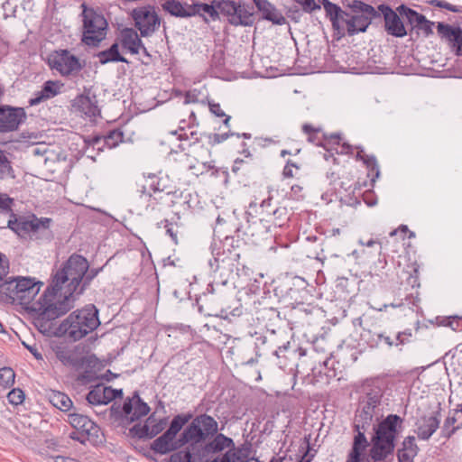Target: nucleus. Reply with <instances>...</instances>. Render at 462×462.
<instances>
[{"mask_svg": "<svg viewBox=\"0 0 462 462\" xmlns=\"http://www.w3.org/2000/svg\"><path fill=\"white\" fill-rule=\"evenodd\" d=\"M349 7L352 14H348V17L345 16L343 21L346 25L348 35L365 32L372 20L377 15V12L372 5L358 0L353 1Z\"/></svg>", "mask_w": 462, "mask_h": 462, "instance_id": "423d86ee", "label": "nucleus"}, {"mask_svg": "<svg viewBox=\"0 0 462 462\" xmlns=\"http://www.w3.org/2000/svg\"><path fill=\"white\" fill-rule=\"evenodd\" d=\"M158 226H163L166 229V234L169 235V236L171 238V240L177 244L178 243V237L177 233L178 231L174 229L171 223L169 222L168 219L162 220L161 223L158 224Z\"/></svg>", "mask_w": 462, "mask_h": 462, "instance_id": "13d9d810", "label": "nucleus"}, {"mask_svg": "<svg viewBox=\"0 0 462 462\" xmlns=\"http://www.w3.org/2000/svg\"><path fill=\"white\" fill-rule=\"evenodd\" d=\"M103 384L98 383L93 386L86 396V400L91 405H102L103 404V394L102 389Z\"/></svg>", "mask_w": 462, "mask_h": 462, "instance_id": "a19ab883", "label": "nucleus"}, {"mask_svg": "<svg viewBox=\"0 0 462 462\" xmlns=\"http://www.w3.org/2000/svg\"><path fill=\"white\" fill-rule=\"evenodd\" d=\"M217 430L218 423L212 416L207 413L199 414L187 425L178 439L164 431L152 442L151 448L161 455L176 451L185 445H190L192 450H195L197 445L204 443Z\"/></svg>", "mask_w": 462, "mask_h": 462, "instance_id": "f257e3e1", "label": "nucleus"}, {"mask_svg": "<svg viewBox=\"0 0 462 462\" xmlns=\"http://www.w3.org/2000/svg\"><path fill=\"white\" fill-rule=\"evenodd\" d=\"M288 347H289V342L279 346L278 349L275 350V352H274V355L279 359L277 365L282 370H285V368L287 366L285 353H286Z\"/></svg>", "mask_w": 462, "mask_h": 462, "instance_id": "5fc2aeb1", "label": "nucleus"}, {"mask_svg": "<svg viewBox=\"0 0 462 462\" xmlns=\"http://www.w3.org/2000/svg\"><path fill=\"white\" fill-rule=\"evenodd\" d=\"M455 417H448L444 422L443 425V431H447L446 437L449 438L457 428H453L452 430H448L449 427L453 426L456 422Z\"/></svg>", "mask_w": 462, "mask_h": 462, "instance_id": "0e129e2a", "label": "nucleus"}, {"mask_svg": "<svg viewBox=\"0 0 462 462\" xmlns=\"http://www.w3.org/2000/svg\"><path fill=\"white\" fill-rule=\"evenodd\" d=\"M153 420V415H151L143 425L140 423L134 425L129 430L130 433L138 439H150L149 425L147 423L152 422Z\"/></svg>", "mask_w": 462, "mask_h": 462, "instance_id": "58836bf2", "label": "nucleus"}, {"mask_svg": "<svg viewBox=\"0 0 462 462\" xmlns=\"http://www.w3.org/2000/svg\"><path fill=\"white\" fill-rule=\"evenodd\" d=\"M14 219L10 218L6 222V226L4 223H0V228L8 227L19 236H23L27 234H36L41 231L42 233H46L48 238L51 237V232L50 230L51 223L52 222L50 217H37L36 216H32V219L26 220L23 218H16L15 216L12 217Z\"/></svg>", "mask_w": 462, "mask_h": 462, "instance_id": "1a4fd4ad", "label": "nucleus"}, {"mask_svg": "<svg viewBox=\"0 0 462 462\" xmlns=\"http://www.w3.org/2000/svg\"><path fill=\"white\" fill-rule=\"evenodd\" d=\"M121 44L123 48L128 50L132 54H137L140 47H143L142 40L132 28H125L122 31Z\"/></svg>", "mask_w": 462, "mask_h": 462, "instance_id": "a878e982", "label": "nucleus"}, {"mask_svg": "<svg viewBox=\"0 0 462 462\" xmlns=\"http://www.w3.org/2000/svg\"><path fill=\"white\" fill-rule=\"evenodd\" d=\"M43 283L36 282L30 277L18 276L15 283L16 293H18L17 302L26 310L27 307H32V301L39 293L40 287Z\"/></svg>", "mask_w": 462, "mask_h": 462, "instance_id": "4468645a", "label": "nucleus"}, {"mask_svg": "<svg viewBox=\"0 0 462 462\" xmlns=\"http://www.w3.org/2000/svg\"><path fill=\"white\" fill-rule=\"evenodd\" d=\"M86 143L94 149L97 148L98 152H102L106 146L104 145V136L101 135L91 136L86 141Z\"/></svg>", "mask_w": 462, "mask_h": 462, "instance_id": "052dcab7", "label": "nucleus"}, {"mask_svg": "<svg viewBox=\"0 0 462 462\" xmlns=\"http://www.w3.org/2000/svg\"><path fill=\"white\" fill-rule=\"evenodd\" d=\"M250 165L242 159H236L232 166V171L237 176H245L250 172Z\"/></svg>", "mask_w": 462, "mask_h": 462, "instance_id": "8fccbe9b", "label": "nucleus"}, {"mask_svg": "<svg viewBox=\"0 0 462 462\" xmlns=\"http://www.w3.org/2000/svg\"><path fill=\"white\" fill-rule=\"evenodd\" d=\"M132 18L134 26L140 31L142 37L151 36L160 26L161 18L153 5H146L134 8L132 11Z\"/></svg>", "mask_w": 462, "mask_h": 462, "instance_id": "9d476101", "label": "nucleus"}, {"mask_svg": "<svg viewBox=\"0 0 462 462\" xmlns=\"http://www.w3.org/2000/svg\"><path fill=\"white\" fill-rule=\"evenodd\" d=\"M88 267L89 263L83 255L72 254L62 264V267L52 275L51 284L47 287L45 291L57 297L58 292L61 291L63 285L66 284L61 300H68V302L74 307L75 301L80 295L79 288Z\"/></svg>", "mask_w": 462, "mask_h": 462, "instance_id": "f03ea898", "label": "nucleus"}, {"mask_svg": "<svg viewBox=\"0 0 462 462\" xmlns=\"http://www.w3.org/2000/svg\"><path fill=\"white\" fill-rule=\"evenodd\" d=\"M434 5L439 6L440 8L447 9V10L454 12V13H457L459 11L457 6L453 5L446 1H441V0L434 1Z\"/></svg>", "mask_w": 462, "mask_h": 462, "instance_id": "774afa93", "label": "nucleus"}, {"mask_svg": "<svg viewBox=\"0 0 462 462\" xmlns=\"http://www.w3.org/2000/svg\"><path fill=\"white\" fill-rule=\"evenodd\" d=\"M210 438H213V439L207 442L204 446L199 447V445H197L196 449L193 450L194 454L202 460L208 455L222 452L225 448H234V440L223 433H218L217 431L214 436L209 437V439ZM207 439H208V438Z\"/></svg>", "mask_w": 462, "mask_h": 462, "instance_id": "2eb2a0df", "label": "nucleus"}, {"mask_svg": "<svg viewBox=\"0 0 462 462\" xmlns=\"http://www.w3.org/2000/svg\"><path fill=\"white\" fill-rule=\"evenodd\" d=\"M184 4V18H189L192 16H199L203 19V21L207 23H208L209 20L203 14L199 13V2H194L191 5H189L187 3Z\"/></svg>", "mask_w": 462, "mask_h": 462, "instance_id": "de8ad7c7", "label": "nucleus"}, {"mask_svg": "<svg viewBox=\"0 0 462 462\" xmlns=\"http://www.w3.org/2000/svg\"><path fill=\"white\" fill-rule=\"evenodd\" d=\"M23 107L0 105V134L14 132L26 121Z\"/></svg>", "mask_w": 462, "mask_h": 462, "instance_id": "f8f14e48", "label": "nucleus"}, {"mask_svg": "<svg viewBox=\"0 0 462 462\" xmlns=\"http://www.w3.org/2000/svg\"><path fill=\"white\" fill-rule=\"evenodd\" d=\"M321 4L326 11L327 15L329 17L334 29H339V22L344 21L345 16L348 17V14L342 11L339 6L331 3L328 0H321Z\"/></svg>", "mask_w": 462, "mask_h": 462, "instance_id": "c85d7f7f", "label": "nucleus"}, {"mask_svg": "<svg viewBox=\"0 0 462 462\" xmlns=\"http://www.w3.org/2000/svg\"><path fill=\"white\" fill-rule=\"evenodd\" d=\"M239 257L240 253H236L232 254L231 256L220 258L219 253H217V256H213L208 261L210 271L215 274H217L219 273L220 277L226 276V271L232 272V269L226 270L227 267L231 265L232 262L238 260Z\"/></svg>", "mask_w": 462, "mask_h": 462, "instance_id": "b1692460", "label": "nucleus"}, {"mask_svg": "<svg viewBox=\"0 0 462 462\" xmlns=\"http://www.w3.org/2000/svg\"><path fill=\"white\" fill-rule=\"evenodd\" d=\"M134 412L130 417V422L138 420L142 417L147 415L151 410L150 406L141 399L138 392L134 393Z\"/></svg>", "mask_w": 462, "mask_h": 462, "instance_id": "473e14b6", "label": "nucleus"}, {"mask_svg": "<svg viewBox=\"0 0 462 462\" xmlns=\"http://www.w3.org/2000/svg\"><path fill=\"white\" fill-rule=\"evenodd\" d=\"M191 447H188L181 450H176L172 453L169 458V462H202L199 457L191 452Z\"/></svg>", "mask_w": 462, "mask_h": 462, "instance_id": "72a5a7b5", "label": "nucleus"}, {"mask_svg": "<svg viewBox=\"0 0 462 462\" xmlns=\"http://www.w3.org/2000/svg\"><path fill=\"white\" fill-rule=\"evenodd\" d=\"M406 16L411 24L421 31L424 36L428 37L433 33L432 26L434 25V23L427 20L424 15L408 8L406 11Z\"/></svg>", "mask_w": 462, "mask_h": 462, "instance_id": "393cba45", "label": "nucleus"}, {"mask_svg": "<svg viewBox=\"0 0 462 462\" xmlns=\"http://www.w3.org/2000/svg\"><path fill=\"white\" fill-rule=\"evenodd\" d=\"M235 232L236 237L242 236L245 244L256 246L261 245L269 237L268 229L262 219H247V226L245 228L237 226Z\"/></svg>", "mask_w": 462, "mask_h": 462, "instance_id": "9b49d317", "label": "nucleus"}, {"mask_svg": "<svg viewBox=\"0 0 462 462\" xmlns=\"http://www.w3.org/2000/svg\"><path fill=\"white\" fill-rule=\"evenodd\" d=\"M191 126L190 125H188V130L185 129L184 126H180L179 131L180 134H179L178 139L180 141H187L190 140L189 146V147H195L204 136H201L199 133L196 130H190ZM178 130L171 132L172 134H177Z\"/></svg>", "mask_w": 462, "mask_h": 462, "instance_id": "2f4dec72", "label": "nucleus"}, {"mask_svg": "<svg viewBox=\"0 0 462 462\" xmlns=\"http://www.w3.org/2000/svg\"><path fill=\"white\" fill-rule=\"evenodd\" d=\"M104 267L88 269V272L83 277L82 285L79 288V294H83L85 290L89 286L92 280L103 270Z\"/></svg>", "mask_w": 462, "mask_h": 462, "instance_id": "09e8293b", "label": "nucleus"}, {"mask_svg": "<svg viewBox=\"0 0 462 462\" xmlns=\"http://www.w3.org/2000/svg\"><path fill=\"white\" fill-rule=\"evenodd\" d=\"M235 134H236V133L230 132V131L224 133V134L200 133L201 136H204L205 138L208 139V143L210 146H215L218 143H221L224 141L227 140V138H229L230 136H233Z\"/></svg>", "mask_w": 462, "mask_h": 462, "instance_id": "37998d69", "label": "nucleus"}, {"mask_svg": "<svg viewBox=\"0 0 462 462\" xmlns=\"http://www.w3.org/2000/svg\"><path fill=\"white\" fill-rule=\"evenodd\" d=\"M102 394H103V405L108 404L110 402L115 400V395L112 394V387L105 386L103 384Z\"/></svg>", "mask_w": 462, "mask_h": 462, "instance_id": "e2e57ef3", "label": "nucleus"}, {"mask_svg": "<svg viewBox=\"0 0 462 462\" xmlns=\"http://www.w3.org/2000/svg\"><path fill=\"white\" fill-rule=\"evenodd\" d=\"M357 434L354 438L353 447L346 462H362V454L368 446L365 433L360 430V425L356 424Z\"/></svg>", "mask_w": 462, "mask_h": 462, "instance_id": "5701e85b", "label": "nucleus"}, {"mask_svg": "<svg viewBox=\"0 0 462 462\" xmlns=\"http://www.w3.org/2000/svg\"><path fill=\"white\" fill-rule=\"evenodd\" d=\"M95 57L98 58V61L102 65L109 62L128 63L127 59L120 54L117 42H114L108 49L97 52Z\"/></svg>", "mask_w": 462, "mask_h": 462, "instance_id": "bb28decb", "label": "nucleus"}, {"mask_svg": "<svg viewBox=\"0 0 462 462\" xmlns=\"http://www.w3.org/2000/svg\"><path fill=\"white\" fill-rule=\"evenodd\" d=\"M253 2L258 11L262 13L263 19L279 25L286 23L285 17L268 0H253Z\"/></svg>", "mask_w": 462, "mask_h": 462, "instance_id": "4be33fe9", "label": "nucleus"}, {"mask_svg": "<svg viewBox=\"0 0 462 462\" xmlns=\"http://www.w3.org/2000/svg\"><path fill=\"white\" fill-rule=\"evenodd\" d=\"M14 199L6 193L0 192V215H9L14 217L13 211Z\"/></svg>", "mask_w": 462, "mask_h": 462, "instance_id": "c03bdc74", "label": "nucleus"}, {"mask_svg": "<svg viewBox=\"0 0 462 462\" xmlns=\"http://www.w3.org/2000/svg\"><path fill=\"white\" fill-rule=\"evenodd\" d=\"M83 427L79 430L82 433L93 446H98L104 442V435L99 426L89 419V423H84Z\"/></svg>", "mask_w": 462, "mask_h": 462, "instance_id": "cd10ccee", "label": "nucleus"}, {"mask_svg": "<svg viewBox=\"0 0 462 462\" xmlns=\"http://www.w3.org/2000/svg\"><path fill=\"white\" fill-rule=\"evenodd\" d=\"M440 415L434 412L420 417L416 422V433L420 439L428 440L439 429Z\"/></svg>", "mask_w": 462, "mask_h": 462, "instance_id": "a211bd4d", "label": "nucleus"}, {"mask_svg": "<svg viewBox=\"0 0 462 462\" xmlns=\"http://www.w3.org/2000/svg\"><path fill=\"white\" fill-rule=\"evenodd\" d=\"M134 396L132 398H126L124 401V403L121 407V413L123 414V417L125 420L130 422V417L134 412Z\"/></svg>", "mask_w": 462, "mask_h": 462, "instance_id": "864d4df0", "label": "nucleus"}, {"mask_svg": "<svg viewBox=\"0 0 462 462\" xmlns=\"http://www.w3.org/2000/svg\"><path fill=\"white\" fill-rule=\"evenodd\" d=\"M439 35L447 41L457 55H462V29L443 23L437 25Z\"/></svg>", "mask_w": 462, "mask_h": 462, "instance_id": "f3484780", "label": "nucleus"}, {"mask_svg": "<svg viewBox=\"0 0 462 462\" xmlns=\"http://www.w3.org/2000/svg\"><path fill=\"white\" fill-rule=\"evenodd\" d=\"M123 139L124 133L119 129H114L109 131L107 134L104 136V145L112 149L122 143Z\"/></svg>", "mask_w": 462, "mask_h": 462, "instance_id": "c9c22d12", "label": "nucleus"}, {"mask_svg": "<svg viewBox=\"0 0 462 462\" xmlns=\"http://www.w3.org/2000/svg\"><path fill=\"white\" fill-rule=\"evenodd\" d=\"M402 430V419L395 414L388 415L375 429L374 436L395 442Z\"/></svg>", "mask_w": 462, "mask_h": 462, "instance_id": "dca6fc26", "label": "nucleus"}, {"mask_svg": "<svg viewBox=\"0 0 462 462\" xmlns=\"http://www.w3.org/2000/svg\"><path fill=\"white\" fill-rule=\"evenodd\" d=\"M25 394L23 391L20 388H14L9 393L7 394V399L10 403L14 405H19L23 403L24 401Z\"/></svg>", "mask_w": 462, "mask_h": 462, "instance_id": "603ef678", "label": "nucleus"}, {"mask_svg": "<svg viewBox=\"0 0 462 462\" xmlns=\"http://www.w3.org/2000/svg\"><path fill=\"white\" fill-rule=\"evenodd\" d=\"M48 64L51 69L58 71L62 77L78 76L85 67V63L67 49L51 52L48 57Z\"/></svg>", "mask_w": 462, "mask_h": 462, "instance_id": "6e6552de", "label": "nucleus"}, {"mask_svg": "<svg viewBox=\"0 0 462 462\" xmlns=\"http://www.w3.org/2000/svg\"><path fill=\"white\" fill-rule=\"evenodd\" d=\"M149 189L154 193L162 191L163 189L160 187V182L155 175L149 176Z\"/></svg>", "mask_w": 462, "mask_h": 462, "instance_id": "69168bd1", "label": "nucleus"}, {"mask_svg": "<svg viewBox=\"0 0 462 462\" xmlns=\"http://www.w3.org/2000/svg\"><path fill=\"white\" fill-rule=\"evenodd\" d=\"M241 244L239 237L236 238L235 236H226L222 241L223 254H225L226 251L228 252V256H231L232 254L239 253L238 249Z\"/></svg>", "mask_w": 462, "mask_h": 462, "instance_id": "4c0bfd02", "label": "nucleus"}, {"mask_svg": "<svg viewBox=\"0 0 462 462\" xmlns=\"http://www.w3.org/2000/svg\"><path fill=\"white\" fill-rule=\"evenodd\" d=\"M68 300H56V296L44 291L39 300L27 307V312L33 318L36 328L44 336L63 337L59 332V326L55 327L54 320L73 309Z\"/></svg>", "mask_w": 462, "mask_h": 462, "instance_id": "7ed1b4c3", "label": "nucleus"}, {"mask_svg": "<svg viewBox=\"0 0 462 462\" xmlns=\"http://www.w3.org/2000/svg\"><path fill=\"white\" fill-rule=\"evenodd\" d=\"M82 8L81 42L88 47H99L108 32V23L99 8L88 7L85 3Z\"/></svg>", "mask_w": 462, "mask_h": 462, "instance_id": "39448f33", "label": "nucleus"}, {"mask_svg": "<svg viewBox=\"0 0 462 462\" xmlns=\"http://www.w3.org/2000/svg\"><path fill=\"white\" fill-rule=\"evenodd\" d=\"M100 324L98 309L94 304H87L72 311L59 325V332L69 342H77L96 330Z\"/></svg>", "mask_w": 462, "mask_h": 462, "instance_id": "20e7f679", "label": "nucleus"}, {"mask_svg": "<svg viewBox=\"0 0 462 462\" xmlns=\"http://www.w3.org/2000/svg\"><path fill=\"white\" fill-rule=\"evenodd\" d=\"M73 107L88 117L101 116V109L98 106L97 94L92 88H84L83 93L78 95L72 103Z\"/></svg>", "mask_w": 462, "mask_h": 462, "instance_id": "ddd939ff", "label": "nucleus"}, {"mask_svg": "<svg viewBox=\"0 0 462 462\" xmlns=\"http://www.w3.org/2000/svg\"><path fill=\"white\" fill-rule=\"evenodd\" d=\"M44 100H47V97L43 94V92L42 90H40L34 94V97H32L29 100V106H37Z\"/></svg>", "mask_w": 462, "mask_h": 462, "instance_id": "338daca9", "label": "nucleus"}, {"mask_svg": "<svg viewBox=\"0 0 462 462\" xmlns=\"http://www.w3.org/2000/svg\"><path fill=\"white\" fill-rule=\"evenodd\" d=\"M98 359L95 355H88V356H82L79 358V363L80 365H78V370L83 368L84 366L87 367H95L97 365Z\"/></svg>", "mask_w": 462, "mask_h": 462, "instance_id": "4d7b16f0", "label": "nucleus"}, {"mask_svg": "<svg viewBox=\"0 0 462 462\" xmlns=\"http://www.w3.org/2000/svg\"><path fill=\"white\" fill-rule=\"evenodd\" d=\"M199 13L203 14L207 18L208 16V20L211 21H217L220 18L219 12L217 11V5L215 3V0L211 1L210 4L200 3Z\"/></svg>", "mask_w": 462, "mask_h": 462, "instance_id": "e433bc0d", "label": "nucleus"}, {"mask_svg": "<svg viewBox=\"0 0 462 462\" xmlns=\"http://www.w3.org/2000/svg\"><path fill=\"white\" fill-rule=\"evenodd\" d=\"M51 348L63 365L78 370V365H80L79 363V356L74 351L70 350L66 345L56 341L51 343Z\"/></svg>", "mask_w": 462, "mask_h": 462, "instance_id": "412c9836", "label": "nucleus"}, {"mask_svg": "<svg viewBox=\"0 0 462 462\" xmlns=\"http://www.w3.org/2000/svg\"><path fill=\"white\" fill-rule=\"evenodd\" d=\"M9 272V260L6 255L0 252V281L7 275Z\"/></svg>", "mask_w": 462, "mask_h": 462, "instance_id": "680f3d73", "label": "nucleus"}, {"mask_svg": "<svg viewBox=\"0 0 462 462\" xmlns=\"http://www.w3.org/2000/svg\"><path fill=\"white\" fill-rule=\"evenodd\" d=\"M72 428H74L77 430H79L84 423H89V418L86 415L79 414L77 412H72L68 414V420H67Z\"/></svg>", "mask_w": 462, "mask_h": 462, "instance_id": "49530a36", "label": "nucleus"}, {"mask_svg": "<svg viewBox=\"0 0 462 462\" xmlns=\"http://www.w3.org/2000/svg\"><path fill=\"white\" fill-rule=\"evenodd\" d=\"M13 282L5 280L0 283V301L5 304H14V297L12 295Z\"/></svg>", "mask_w": 462, "mask_h": 462, "instance_id": "79ce46f5", "label": "nucleus"}, {"mask_svg": "<svg viewBox=\"0 0 462 462\" xmlns=\"http://www.w3.org/2000/svg\"><path fill=\"white\" fill-rule=\"evenodd\" d=\"M15 379L14 371L9 367L5 366L0 368V385L4 388H10L14 385Z\"/></svg>", "mask_w": 462, "mask_h": 462, "instance_id": "ea45409f", "label": "nucleus"}, {"mask_svg": "<svg viewBox=\"0 0 462 462\" xmlns=\"http://www.w3.org/2000/svg\"><path fill=\"white\" fill-rule=\"evenodd\" d=\"M48 399L54 407L62 411H69L73 407L70 398L59 391H51L48 393Z\"/></svg>", "mask_w": 462, "mask_h": 462, "instance_id": "7c9ffc66", "label": "nucleus"}, {"mask_svg": "<svg viewBox=\"0 0 462 462\" xmlns=\"http://www.w3.org/2000/svg\"><path fill=\"white\" fill-rule=\"evenodd\" d=\"M60 84L59 81L48 80L42 87V91L47 99L56 97L60 92Z\"/></svg>", "mask_w": 462, "mask_h": 462, "instance_id": "a18cd8bd", "label": "nucleus"}, {"mask_svg": "<svg viewBox=\"0 0 462 462\" xmlns=\"http://www.w3.org/2000/svg\"><path fill=\"white\" fill-rule=\"evenodd\" d=\"M371 442L372 447L369 455L374 462L384 460L394 450L395 444L388 439H383L374 435Z\"/></svg>", "mask_w": 462, "mask_h": 462, "instance_id": "aec40b11", "label": "nucleus"}, {"mask_svg": "<svg viewBox=\"0 0 462 462\" xmlns=\"http://www.w3.org/2000/svg\"><path fill=\"white\" fill-rule=\"evenodd\" d=\"M166 423H167V419L163 418V419L160 420L157 423L149 427L150 439H152L155 436H157L159 433H161L164 430Z\"/></svg>", "mask_w": 462, "mask_h": 462, "instance_id": "bf43d9fd", "label": "nucleus"}, {"mask_svg": "<svg viewBox=\"0 0 462 462\" xmlns=\"http://www.w3.org/2000/svg\"><path fill=\"white\" fill-rule=\"evenodd\" d=\"M273 216L274 225L279 227L285 226L289 222V216L287 215V208L285 207L277 208L273 211Z\"/></svg>", "mask_w": 462, "mask_h": 462, "instance_id": "3c124183", "label": "nucleus"}, {"mask_svg": "<svg viewBox=\"0 0 462 462\" xmlns=\"http://www.w3.org/2000/svg\"><path fill=\"white\" fill-rule=\"evenodd\" d=\"M194 418L193 413L190 411L177 414L172 418L169 428L165 431L176 439L177 434L181 430V429L189 421L191 422Z\"/></svg>", "mask_w": 462, "mask_h": 462, "instance_id": "c756f323", "label": "nucleus"}, {"mask_svg": "<svg viewBox=\"0 0 462 462\" xmlns=\"http://www.w3.org/2000/svg\"><path fill=\"white\" fill-rule=\"evenodd\" d=\"M402 449L404 450L405 452H410V454L411 455L417 456L419 448L415 443V438L413 436H408L407 438H405L402 442Z\"/></svg>", "mask_w": 462, "mask_h": 462, "instance_id": "6e6d98bb", "label": "nucleus"}, {"mask_svg": "<svg viewBox=\"0 0 462 462\" xmlns=\"http://www.w3.org/2000/svg\"><path fill=\"white\" fill-rule=\"evenodd\" d=\"M379 10L383 14L385 30L389 34L395 37H403L407 34L403 23L393 9L382 5L379 6Z\"/></svg>", "mask_w": 462, "mask_h": 462, "instance_id": "6ab92c4d", "label": "nucleus"}, {"mask_svg": "<svg viewBox=\"0 0 462 462\" xmlns=\"http://www.w3.org/2000/svg\"><path fill=\"white\" fill-rule=\"evenodd\" d=\"M219 14L227 18L234 26H251L254 23V15L248 5L233 0H215Z\"/></svg>", "mask_w": 462, "mask_h": 462, "instance_id": "0eeeda50", "label": "nucleus"}, {"mask_svg": "<svg viewBox=\"0 0 462 462\" xmlns=\"http://www.w3.org/2000/svg\"><path fill=\"white\" fill-rule=\"evenodd\" d=\"M163 11L170 14L171 16L178 18H184V4L179 0H165L161 3Z\"/></svg>", "mask_w": 462, "mask_h": 462, "instance_id": "f704fd0d", "label": "nucleus"}]
</instances>
